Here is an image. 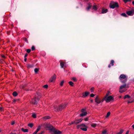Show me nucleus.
<instances>
[{
	"mask_svg": "<svg viewBox=\"0 0 134 134\" xmlns=\"http://www.w3.org/2000/svg\"><path fill=\"white\" fill-rule=\"evenodd\" d=\"M67 105V104L66 103H65L63 105H60L58 107L55 106L54 107V110L56 111H61L65 108Z\"/></svg>",
	"mask_w": 134,
	"mask_h": 134,
	"instance_id": "nucleus-1",
	"label": "nucleus"
},
{
	"mask_svg": "<svg viewBox=\"0 0 134 134\" xmlns=\"http://www.w3.org/2000/svg\"><path fill=\"white\" fill-rule=\"evenodd\" d=\"M109 7L111 8L114 9L119 7V4L117 2L112 1L109 4Z\"/></svg>",
	"mask_w": 134,
	"mask_h": 134,
	"instance_id": "nucleus-2",
	"label": "nucleus"
},
{
	"mask_svg": "<svg viewBox=\"0 0 134 134\" xmlns=\"http://www.w3.org/2000/svg\"><path fill=\"white\" fill-rule=\"evenodd\" d=\"M126 76L124 74H122L120 75L119 79L121 80V81L122 83H125L127 81V79H126Z\"/></svg>",
	"mask_w": 134,
	"mask_h": 134,
	"instance_id": "nucleus-3",
	"label": "nucleus"
},
{
	"mask_svg": "<svg viewBox=\"0 0 134 134\" xmlns=\"http://www.w3.org/2000/svg\"><path fill=\"white\" fill-rule=\"evenodd\" d=\"M39 100L38 98H37L35 96V97L32 100V103L34 104H36L38 103Z\"/></svg>",
	"mask_w": 134,
	"mask_h": 134,
	"instance_id": "nucleus-4",
	"label": "nucleus"
},
{
	"mask_svg": "<svg viewBox=\"0 0 134 134\" xmlns=\"http://www.w3.org/2000/svg\"><path fill=\"white\" fill-rule=\"evenodd\" d=\"M45 127L48 129L51 132L52 131V130L53 129L54 127L53 126H52L51 125L47 124L45 125Z\"/></svg>",
	"mask_w": 134,
	"mask_h": 134,
	"instance_id": "nucleus-5",
	"label": "nucleus"
},
{
	"mask_svg": "<svg viewBox=\"0 0 134 134\" xmlns=\"http://www.w3.org/2000/svg\"><path fill=\"white\" fill-rule=\"evenodd\" d=\"M126 13L129 15L132 16L134 14V9H133L131 10L128 11L126 12Z\"/></svg>",
	"mask_w": 134,
	"mask_h": 134,
	"instance_id": "nucleus-6",
	"label": "nucleus"
},
{
	"mask_svg": "<svg viewBox=\"0 0 134 134\" xmlns=\"http://www.w3.org/2000/svg\"><path fill=\"white\" fill-rule=\"evenodd\" d=\"M106 98L105 100L107 102H109L114 99L113 97L111 96H110L108 97H107Z\"/></svg>",
	"mask_w": 134,
	"mask_h": 134,
	"instance_id": "nucleus-7",
	"label": "nucleus"
},
{
	"mask_svg": "<svg viewBox=\"0 0 134 134\" xmlns=\"http://www.w3.org/2000/svg\"><path fill=\"white\" fill-rule=\"evenodd\" d=\"M52 130V132H53L54 134H60L62 133V132L61 131L55 129L54 128Z\"/></svg>",
	"mask_w": 134,
	"mask_h": 134,
	"instance_id": "nucleus-8",
	"label": "nucleus"
},
{
	"mask_svg": "<svg viewBox=\"0 0 134 134\" xmlns=\"http://www.w3.org/2000/svg\"><path fill=\"white\" fill-rule=\"evenodd\" d=\"M95 101L97 104H99L101 102L100 98L98 96H96L95 99Z\"/></svg>",
	"mask_w": 134,
	"mask_h": 134,
	"instance_id": "nucleus-9",
	"label": "nucleus"
},
{
	"mask_svg": "<svg viewBox=\"0 0 134 134\" xmlns=\"http://www.w3.org/2000/svg\"><path fill=\"white\" fill-rule=\"evenodd\" d=\"M56 78V75L55 74H54L53 76L52 77L51 79L49 80V81H50L51 82H52L55 80Z\"/></svg>",
	"mask_w": 134,
	"mask_h": 134,
	"instance_id": "nucleus-10",
	"label": "nucleus"
},
{
	"mask_svg": "<svg viewBox=\"0 0 134 134\" xmlns=\"http://www.w3.org/2000/svg\"><path fill=\"white\" fill-rule=\"evenodd\" d=\"M90 93L89 92H85V93H82V94L83 96L82 97H86L88 95V94H90Z\"/></svg>",
	"mask_w": 134,
	"mask_h": 134,
	"instance_id": "nucleus-11",
	"label": "nucleus"
},
{
	"mask_svg": "<svg viewBox=\"0 0 134 134\" xmlns=\"http://www.w3.org/2000/svg\"><path fill=\"white\" fill-rule=\"evenodd\" d=\"M82 113L81 114L80 116V117L83 116H86L87 115V112H82Z\"/></svg>",
	"mask_w": 134,
	"mask_h": 134,
	"instance_id": "nucleus-12",
	"label": "nucleus"
},
{
	"mask_svg": "<svg viewBox=\"0 0 134 134\" xmlns=\"http://www.w3.org/2000/svg\"><path fill=\"white\" fill-rule=\"evenodd\" d=\"M108 12V9H107L103 8L102 10V14Z\"/></svg>",
	"mask_w": 134,
	"mask_h": 134,
	"instance_id": "nucleus-13",
	"label": "nucleus"
},
{
	"mask_svg": "<svg viewBox=\"0 0 134 134\" xmlns=\"http://www.w3.org/2000/svg\"><path fill=\"white\" fill-rule=\"evenodd\" d=\"M40 126H38L36 130L33 133V134H36L37 132L40 130Z\"/></svg>",
	"mask_w": 134,
	"mask_h": 134,
	"instance_id": "nucleus-14",
	"label": "nucleus"
},
{
	"mask_svg": "<svg viewBox=\"0 0 134 134\" xmlns=\"http://www.w3.org/2000/svg\"><path fill=\"white\" fill-rule=\"evenodd\" d=\"M41 94L40 93H38L37 94V95H35V97L37 98H38L40 99V98H41Z\"/></svg>",
	"mask_w": 134,
	"mask_h": 134,
	"instance_id": "nucleus-15",
	"label": "nucleus"
},
{
	"mask_svg": "<svg viewBox=\"0 0 134 134\" xmlns=\"http://www.w3.org/2000/svg\"><path fill=\"white\" fill-rule=\"evenodd\" d=\"M27 68L29 69L32 68L34 66V65L33 64H27Z\"/></svg>",
	"mask_w": 134,
	"mask_h": 134,
	"instance_id": "nucleus-16",
	"label": "nucleus"
},
{
	"mask_svg": "<svg viewBox=\"0 0 134 134\" xmlns=\"http://www.w3.org/2000/svg\"><path fill=\"white\" fill-rule=\"evenodd\" d=\"M126 84H124L122 85L120 87V90H121L122 88H125L126 87Z\"/></svg>",
	"mask_w": 134,
	"mask_h": 134,
	"instance_id": "nucleus-17",
	"label": "nucleus"
},
{
	"mask_svg": "<svg viewBox=\"0 0 134 134\" xmlns=\"http://www.w3.org/2000/svg\"><path fill=\"white\" fill-rule=\"evenodd\" d=\"M87 127H84V128L81 127L80 129L83 131H86L87 130Z\"/></svg>",
	"mask_w": 134,
	"mask_h": 134,
	"instance_id": "nucleus-18",
	"label": "nucleus"
},
{
	"mask_svg": "<svg viewBox=\"0 0 134 134\" xmlns=\"http://www.w3.org/2000/svg\"><path fill=\"white\" fill-rule=\"evenodd\" d=\"M131 97L128 94L126 95H125L124 97V99H125L126 98H129Z\"/></svg>",
	"mask_w": 134,
	"mask_h": 134,
	"instance_id": "nucleus-19",
	"label": "nucleus"
},
{
	"mask_svg": "<svg viewBox=\"0 0 134 134\" xmlns=\"http://www.w3.org/2000/svg\"><path fill=\"white\" fill-rule=\"evenodd\" d=\"M21 130L23 132H27L28 131V130L27 129H24L23 128H22L21 129Z\"/></svg>",
	"mask_w": 134,
	"mask_h": 134,
	"instance_id": "nucleus-20",
	"label": "nucleus"
},
{
	"mask_svg": "<svg viewBox=\"0 0 134 134\" xmlns=\"http://www.w3.org/2000/svg\"><path fill=\"white\" fill-rule=\"evenodd\" d=\"M74 124H79L80 122L78 120L76 119L74 121Z\"/></svg>",
	"mask_w": 134,
	"mask_h": 134,
	"instance_id": "nucleus-21",
	"label": "nucleus"
},
{
	"mask_svg": "<svg viewBox=\"0 0 134 134\" xmlns=\"http://www.w3.org/2000/svg\"><path fill=\"white\" fill-rule=\"evenodd\" d=\"M114 61L113 60H111L110 64L112 66H113L114 65Z\"/></svg>",
	"mask_w": 134,
	"mask_h": 134,
	"instance_id": "nucleus-22",
	"label": "nucleus"
},
{
	"mask_svg": "<svg viewBox=\"0 0 134 134\" xmlns=\"http://www.w3.org/2000/svg\"><path fill=\"white\" fill-rule=\"evenodd\" d=\"M124 130L122 129H121L120 130L119 132H118L116 134H122Z\"/></svg>",
	"mask_w": 134,
	"mask_h": 134,
	"instance_id": "nucleus-23",
	"label": "nucleus"
},
{
	"mask_svg": "<svg viewBox=\"0 0 134 134\" xmlns=\"http://www.w3.org/2000/svg\"><path fill=\"white\" fill-rule=\"evenodd\" d=\"M64 63L62 62H60V66L61 68H63L64 66Z\"/></svg>",
	"mask_w": 134,
	"mask_h": 134,
	"instance_id": "nucleus-24",
	"label": "nucleus"
},
{
	"mask_svg": "<svg viewBox=\"0 0 134 134\" xmlns=\"http://www.w3.org/2000/svg\"><path fill=\"white\" fill-rule=\"evenodd\" d=\"M93 9H94V10H97V5H94L93 6Z\"/></svg>",
	"mask_w": 134,
	"mask_h": 134,
	"instance_id": "nucleus-25",
	"label": "nucleus"
},
{
	"mask_svg": "<svg viewBox=\"0 0 134 134\" xmlns=\"http://www.w3.org/2000/svg\"><path fill=\"white\" fill-rule=\"evenodd\" d=\"M13 95L14 96L16 97L18 93L16 91H14L13 93Z\"/></svg>",
	"mask_w": 134,
	"mask_h": 134,
	"instance_id": "nucleus-26",
	"label": "nucleus"
},
{
	"mask_svg": "<svg viewBox=\"0 0 134 134\" xmlns=\"http://www.w3.org/2000/svg\"><path fill=\"white\" fill-rule=\"evenodd\" d=\"M28 126H29L30 127L32 128L34 126V124L32 123L29 124H28Z\"/></svg>",
	"mask_w": 134,
	"mask_h": 134,
	"instance_id": "nucleus-27",
	"label": "nucleus"
},
{
	"mask_svg": "<svg viewBox=\"0 0 134 134\" xmlns=\"http://www.w3.org/2000/svg\"><path fill=\"white\" fill-rule=\"evenodd\" d=\"M121 15L122 16L125 17H127V15L125 13H122L121 14Z\"/></svg>",
	"mask_w": 134,
	"mask_h": 134,
	"instance_id": "nucleus-28",
	"label": "nucleus"
},
{
	"mask_svg": "<svg viewBox=\"0 0 134 134\" xmlns=\"http://www.w3.org/2000/svg\"><path fill=\"white\" fill-rule=\"evenodd\" d=\"M69 83L70 85L71 86H73V84L74 83L71 81H70L69 82Z\"/></svg>",
	"mask_w": 134,
	"mask_h": 134,
	"instance_id": "nucleus-29",
	"label": "nucleus"
},
{
	"mask_svg": "<svg viewBox=\"0 0 134 134\" xmlns=\"http://www.w3.org/2000/svg\"><path fill=\"white\" fill-rule=\"evenodd\" d=\"M91 6L90 5H89L86 8V10L87 11H88L91 8Z\"/></svg>",
	"mask_w": 134,
	"mask_h": 134,
	"instance_id": "nucleus-30",
	"label": "nucleus"
},
{
	"mask_svg": "<svg viewBox=\"0 0 134 134\" xmlns=\"http://www.w3.org/2000/svg\"><path fill=\"white\" fill-rule=\"evenodd\" d=\"M44 119H48L50 118V116H45L43 118Z\"/></svg>",
	"mask_w": 134,
	"mask_h": 134,
	"instance_id": "nucleus-31",
	"label": "nucleus"
},
{
	"mask_svg": "<svg viewBox=\"0 0 134 134\" xmlns=\"http://www.w3.org/2000/svg\"><path fill=\"white\" fill-rule=\"evenodd\" d=\"M110 92L109 91H108L107 92V93L106 95L105 96V98H106L107 97L109 94H110Z\"/></svg>",
	"mask_w": 134,
	"mask_h": 134,
	"instance_id": "nucleus-32",
	"label": "nucleus"
},
{
	"mask_svg": "<svg viewBox=\"0 0 134 134\" xmlns=\"http://www.w3.org/2000/svg\"><path fill=\"white\" fill-rule=\"evenodd\" d=\"M91 126L92 127H95L96 126V124L94 123H93L91 125Z\"/></svg>",
	"mask_w": 134,
	"mask_h": 134,
	"instance_id": "nucleus-33",
	"label": "nucleus"
},
{
	"mask_svg": "<svg viewBox=\"0 0 134 134\" xmlns=\"http://www.w3.org/2000/svg\"><path fill=\"white\" fill-rule=\"evenodd\" d=\"M123 1L125 3H126L128 2H130L131 1V0H123Z\"/></svg>",
	"mask_w": 134,
	"mask_h": 134,
	"instance_id": "nucleus-34",
	"label": "nucleus"
},
{
	"mask_svg": "<svg viewBox=\"0 0 134 134\" xmlns=\"http://www.w3.org/2000/svg\"><path fill=\"white\" fill-rule=\"evenodd\" d=\"M39 71L38 69L35 68L34 69V71L35 73H37Z\"/></svg>",
	"mask_w": 134,
	"mask_h": 134,
	"instance_id": "nucleus-35",
	"label": "nucleus"
},
{
	"mask_svg": "<svg viewBox=\"0 0 134 134\" xmlns=\"http://www.w3.org/2000/svg\"><path fill=\"white\" fill-rule=\"evenodd\" d=\"M110 112H108L107 113V114L106 115V118H107L110 115Z\"/></svg>",
	"mask_w": 134,
	"mask_h": 134,
	"instance_id": "nucleus-36",
	"label": "nucleus"
},
{
	"mask_svg": "<svg viewBox=\"0 0 134 134\" xmlns=\"http://www.w3.org/2000/svg\"><path fill=\"white\" fill-rule=\"evenodd\" d=\"M107 131L106 130H105L102 131V134H107Z\"/></svg>",
	"mask_w": 134,
	"mask_h": 134,
	"instance_id": "nucleus-37",
	"label": "nucleus"
},
{
	"mask_svg": "<svg viewBox=\"0 0 134 134\" xmlns=\"http://www.w3.org/2000/svg\"><path fill=\"white\" fill-rule=\"evenodd\" d=\"M82 127H87L85 124H82L80 125Z\"/></svg>",
	"mask_w": 134,
	"mask_h": 134,
	"instance_id": "nucleus-38",
	"label": "nucleus"
},
{
	"mask_svg": "<svg viewBox=\"0 0 134 134\" xmlns=\"http://www.w3.org/2000/svg\"><path fill=\"white\" fill-rule=\"evenodd\" d=\"M32 117L34 118H36V115L35 114H33L32 115Z\"/></svg>",
	"mask_w": 134,
	"mask_h": 134,
	"instance_id": "nucleus-39",
	"label": "nucleus"
},
{
	"mask_svg": "<svg viewBox=\"0 0 134 134\" xmlns=\"http://www.w3.org/2000/svg\"><path fill=\"white\" fill-rule=\"evenodd\" d=\"M26 42L28 43V41L27 40V39L26 38H24L23 39Z\"/></svg>",
	"mask_w": 134,
	"mask_h": 134,
	"instance_id": "nucleus-40",
	"label": "nucleus"
},
{
	"mask_svg": "<svg viewBox=\"0 0 134 134\" xmlns=\"http://www.w3.org/2000/svg\"><path fill=\"white\" fill-rule=\"evenodd\" d=\"M31 50L32 51H34L35 50V47L34 46H33L31 47Z\"/></svg>",
	"mask_w": 134,
	"mask_h": 134,
	"instance_id": "nucleus-41",
	"label": "nucleus"
},
{
	"mask_svg": "<svg viewBox=\"0 0 134 134\" xmlns=\"http://www.w3.org/2000/svg\"><path fill=\"white\" fill-rule=\"evenodd\" d=\"M43 87L45 88H47L48 87V86L47 85H45L43 86Z\"/></svg>",
	"mask_w": 134,
	"mask_h": 134,
	"instance_id": "nucleus-42",
	"label": "nucleus"
},
{
	"mask_svg": "<svg viewBox=\"0 0 134 134\" xmlns=\"http://www.w3.org/2000/svg\"><path fill=\"white\" fill-rule=\"evenodd\" d=\"M64 82V80H63L60 83V85L61 86H62L63 85V84Z\"/></svg>",
	"mask_w": 134,
	"mask_h": 134,
	"instance_id": "nucleus-43",
	"label": "nucleus"
},
{
	"mask_svg": "<svg viewBox=\"0 0 134 134\" xmlns=\"http://www.w3.org/2000/svg\"><path fill=\"white\" fill-rule=\"evenodd\" d=\"M31 51V50L30 49H28L26 50V52L27 53H29Z\"/></svg>",
	"mask_w": 134,
	"mask_h": 134,
	"instance_id": "nucleus-44",
	"label": "nucleus"
},
{
	"mask_svg": "<svg viewBox=\"0 0 134 134\" xmlns=\"http://www.w3.org/2000/svg\"><path fill=\"white\" fill-rule=\"evenodd\" d=\"M94 87H92L91 88V89H90V90L91 91V92H93V91H94Z\"/></svg>",
	"mask_w": 134,
	"mask_h": 134,
	"instance_id": "nucleus-45",
	"label": "nucleus"
},
{
	"mask_svg": "<svg viewBox=\"0 0 134 134\" xmlns=\"http://www.w3.org/2000/svg\"><path fill=\"white\" fill-rule=\"evenodd\" d=\"M72 79L73 80V81L75 82H76L77 81L76 78L75 77H73Z\"/></svg>",
	"mask_w": 134,
	"mask_h": 134,
	"instance_id": "nucleus-46",
	"label": "nucleus"
},
{
	"mask_svg": "<svg viewBox=\"0 0 134 134\" xmlns=\"http://www.w3.org/2000/svg\"><path fill=\"white\" fill-rule=\"evenodd\" d=\"M89 117H86V118L84 119V120L86 121H88V120Z\"/></svg>",
	"mask_w": 134,
	"mask_h": 134,
	"instance_id": "nucleus-47",
	"label": "nucleus"
},
{
	"mask_svg": "<svg viewBox=\"0 0 134 134\" xmlns=\"http://www.w3.org/2000/svg\"><path fill=\"white\" fill-rule=\"evenodd\" d=\"M19 100V99H14L13 100V101L14 102H15L16 101Z\"/></svg>",
	"mask_w": 134,
	"mask_h": 134,
	"instance_id": "nucleus-48",
	"label": "nucleus"
},
{
	"mask_svg": "<svg viewBox=\"0 0 134 134\" xmlns=\"http://www.w3.org/2000/svg\"><path fill=\"white\" fill-rule=\"evenodd\" d=\"M86 110L84 109H82L81 110V112H84Z\"/></svg>",
	"mask_w": 134,
	"mask_h": 134,
	"instance_id": "nucleus-49",
	"label": "nucleus"
},
{
	"mask_svg": "<svg viewBox=\"0 0 134 134\" xmlns=\"http://www.w3.org/2000/svg\"><path fill=\"white\" fill-rule=\"evenodd\" d=\"M95 95L93 93H91L90 95V96L91 97H93L95 96Z\"/></svg>",
	"mask_w": 134,
	"mask_h": 134,
	"instance_id": "nucleus-50",
	"label": "nucleus"
},
{
	"mask_svg": "<svg viewBox=\"0 0 134 134\" xmlns=\"http://www.w3.org/2000/svg\"><path fill=\"white\" fill-rule=\"evenodd\" d=\"M15 123V121H11V124L12 125H13Z\"/></svg>",
	"mask_w": 134,
	"mask_h": 134,
	"instance_id": "nucleus-51",
	"label": "nucleus"
},
{
	"mask_svg": "<svg viewBox=\"0 0 134 134\" xmlns=\"http://www.w3.org/2000/svg\"><path fill=\"white\" fill-rule=\"evenodd\" d=\"M15 130L11 132L10 133L11 134H15V133L14 132V131Z\"/></svg>",
	"mask_w": 134,
	"mask_h": 134,
	"instance_id": "nucleus-52",
	"label": "nucleus"
},
{
	"mask_svg": "<svg viewBox=\"0 0 134 134\" xmlns=\"http://www.w3.org/2000/svg\"><path fill=\"white\" fill-rule=\"evenodd\" d=\"M1 56L2 58H5V56L4 55H3L2 54H1Z\"/></svg>",
	"mask_w": 134,
	"mask_h": 134,
	"instance_id": "nucleus-53",
	"label": "nucleus"
},
{
	"mask_svg": "<svg viewBox=\"0 0 134 134\" xmlns=\"http://www.w3.org/2000/svg\"><path fill=\"white\" fill-rule=\"evenodd\" d=\"M73 124H74V121H73L71 123H70L69 124V125H71Z\"/></svg>",
	"mask_w": 134,
	"mask_h": 134,
	"instance_id": "nucleus-54",
	"label": "nucleus"
},
{
	"mask_svg": "<svg viewBox=\"0 0 134 134\" xmlns=\"http://www.w3.org/2000/svg\"><path fill=\"white\" fill-rule=\"evenodd\" d=\"M80 127H81L80 125H77V129H79Z\"/></svg>",
	"mask_w": 134,
	"mask_h": 134,
	"instance_id": "nucleus-55",
	"label": "nucleus"
},
{
	"mask_svg": "<svg viewBox=\"0 0 134 134\" xmlns=\"http://www.w3.org/2000/svg\"><path fill=\"white\" fill-rule=\"evenodd\" d=\"M134 101V100H132V101H128V103H132Z\"/></svg>",
	"mask_w": 134,
	"mask_h": 134,
	"instance_id": "nucleus-56",
	"label": "nucleus"
},
{
	"mask_svg": "<svg viewBox=\"0 0 134 134\" xmlns=\"http://www.w3.org/2000/svg\"><path fill=\"white\" fill-rule=\"evenodd\" d=\"M78 120L79 122L80 123V122H81L83 120V119H80Z\"/></svg>",
	"mask_w": 134,
	"mask_h": 134,
	"instance_id": "nucleus-57",
	"label": "nucleus"
},
{
	"mask_svg": "<svg viewBox=\"0 0 134 134\" xmlns=\"http://www.w3.org/2000/svg\"><path fill=\"white\" fill-rule=\"evenodd\" d=\"M44 131H42L40 133H39L38 134H42L44 133Z\"/></svg>",
	"mask_w": 134,
	"mask_h": 134,
	"instance_id": "nucleus-58",
	"label": "nucleus"
},
{
	"mask_svg": "<svg viewBox=\"0 0 134 134\" xmlns=\"http://www.w3.org/2000/svg\"><path fill=\"white\" fill-rule=\"evenodd\" d=\"M106 99V98H105V97H104V98L102 100H101L102 102H103L104 100H105Z\"/></svg>",
	"mask_w": 134,
	"mask_h": 134,
	"instance_id": "nucleus-59",
	"label": "nucleus"
},
{
	"mask_svg": "<svg viewBox=\"0 0 134 134\" xmlns=\"http://www.w3.org/2000/svg\"><path fill=\"white\" fill-rule=\"evenodd\" d=\"M28 54L27 53H26L24 55V58H25L27 56Z\"/></svg>",
	"mask_w": 134,
	"mask_h": 134,
	"instance_id": "nucleus-60",
	"label": "nucleus"
},
{
	"mask_svg": "<svg viewBox=\"0 0 134 134\" xmlns=\"http://www.w3.org/2000/svg\"><path fill=\"white\" fill-rule=\"evenodd\" d=\"M0 110L2 111L3 110V108L2 107H0Z\"/></svg>",
	"mask_w": 134,
	"mask_h": 134,
	"instance_id": "nucleus-61",
	"label": "nucleus"
},
{
	"mask_svg": "<svg viewBox=\"0 0 134 134\" xmlns=\"http://www.w3.org/2000/svg\"><path fill=\"white\" fill-rule=\"evenodd\" d=\"M129 130L127 131H126L125 134H129Z\"/></svg>",
	"mask_w": 134,
	"mask_h": 134,
	"instance_id": "nucleus-62",
	"label": "nucleus"
},
{
	"mask_svg": "<svg viewBox=\"0 0 134 134\" xmlns=\"http://www.w3.org/2000/svg\"><path fill=\"white\" fill-rule=\"evenodd\" d=\"M111 65L110 64H109L108 66V67L109 68H110L111 67Z\"/></svg>",
	"mask_w": 134,
	"mask_h": 134,
	"instance_id": "nucleus-63",
	"label": "nucleus"
},
{
	"mask_svg": "<svg viewBox=\"0 0 134 134\" xmlns=\"http://www.w3.org/2000/svg\"><path fill=\"white\" fill-rule=\"evenodd\" d=\"M7 33L9 35L10 34V31H7Z\"/></svg>",
	"mask_w": 134,
	"mask_h": 134,
	"instance_id": "nucleus-64",
	"label": "nucleus"
}]
</instances>
